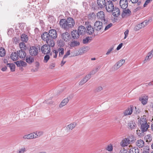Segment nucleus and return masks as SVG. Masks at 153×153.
I'll return each mask as SVG.
<instances>
[{
  "label": "nucleus",
  "instance_id": "f03ea898",
  "mask_svg": "<svg viewBox=\"0 0 153 153\" xmlns=\"http://www.w3.org/2000/svg\"><path fill=\"white\" fill-rule=\"evenodd\" d=\"M59 24L62 28L67 30L74 26L75 22L73 18L69 17L66 20L65 19H61L59 22Z\"/></svg>",
  "mask_w": 153,
  "mask_h": 153
},
{
  "label": "nucleus",
  "instance_id": "412c9836",
  "mask_svg": "<svg viewBox=\"0 0 153 153\" xmlns=\"http://www.w3.org/2000/svg\"><path fill=\"white\" fill-rule=\"evenodd\" d=\"M69 100V98L68 97H67L66 98L64 99L63 100H62V101L59 104V107L60 108H61L66 105L67 103L68 102Z\"/></svg>",
  "mask_w": 153,
  "mask_h": 153
},
{
  "label": "nucleus",
  "instance_id": "f8f14e48",
  "mask_svg": "<svg viewBox=\"0 0 153 153\" xmlns=\"http://www.w3.org/2000/svg\"><path fill=\"white\" fill-rule=\"evenodd\" d=\"M91 77V74L87 75L79 82V85H82L85 83Z\"/></svg>",
  "mask_w": 153,
  "mask_h": 153
},
{
  "label": "nucleus",
  "instance_id": "37998d69",
  "mask_svg": "<svg viewBox=\"0 0 153 153\" xmlns=\"http://www.w3.org/2000/svg\"><path fill=\"white\" fill-rule=\"evenodd\" d=\"M130 1L133 4L137 3V5H140L141 3V1H139V0H130Z\"/></svg>",
  "mask_w": 153,
  "mask_h": 153
},
{
  "label": "nucleus",
  "instance_id": "5701e85b",
  "mask_svg": "<svg viewBox=\"0 0 153 153\" xmlns=\"http://www.w3.org/2000/svg\"><path fill=\"white\" fill-rule=\"evenodd\" d=\"M136 145L140 148H142L144 145V142L141 139L137 140L136 142Z\"/></svg>",
  "mask_w": 153,
  "mask_h": 153
},
{
  "label": "nucleus",
  "instance_id": "09e8293b",
  "mask_svg": "<svg viewBox=\"0 0 153 153\" xmlns=\"http://www.w3.org/2000/svg\"><path fill=\"white\" fill-rule=\"evenodd\" d=\"M147 123L146 118H140V124L143 123Z\"/></svg>",
  "mask_w": 153,
  "mask_h": 153
},
{
  "label": "nucleus",
  "instance_id": "c9c22d12",
  "mask_svg": "<svg viewBox=\"0 0 153 153\" xmlns=\"http://www.w3.org/2000/svg\"><path fill=\"white\" fill-rule=\"evenodd\" d=\"M133 114H137L140 113V110L139 108H137L136 106L134 108V107H133Z\"/></svg>",
  "mask_w": 153,
  "mask_h": 153
},
{
  "label": "nucleus",
  "instance_id": "58836bf2",
  "mask_svg": "<svg viewBox=\"0 0 153 153\" xmlns=\"http://www.w3.org/2000/svg\"><path fill=\"white\" fill-rule=\"evenodd\" d=\"M130 143H131L134 142V138L133 136L131 135L128 137V138H127Z\"/></svg>",
  "mask_w": 153,
  "mask_h": 153
},
{
  "label": "nucleus",
  "instance_id": "b1692460",
  "mask_svg": "<svg viewBox=\"0 0 153 153\" xmlns=\"http://www.w3.org/2000/svg\"><path fill=\"white\" fill-rule=\"evenodd\" d=\"M97 16L98 18L100 19L101 20L104 19V18L105 17L104 12L102 11H99L97 13Z\"/></svg>",
  "mask_w": 153,
  "mask_h": 153
},
{
  "label": "nucleus",
  "instance_id": "8fccbe9b",
  "mask_svg": "<svg viewBox=\"0 0 153 153\" xmlns=\"http://www.w3.org/2000/svg\"><path fill=\"white\" fill-rule=\"evenodd\" d=\"M106 149L107 150L109 151H112L113 149L112 146L111 145H108L106 148Z\"/></svg>",
  "mask_w": 153,
  "mask_h": 153
},
{
  "label": "nucleus",
  "instance_id": "4d7b16f0",
  "mask_svg": "<svg viewBox=\"0 0 153 153\" xmlns=\"http://www.w3.org/2000/svg\"><path fill=\"white\" fill-rule=\"evenodd\" d=\"M21 63L22 61H18L15 62V63L16 64L18 67L21 66Z\"/></svg>",
  "mask_w": 153,
  "mask_h": 153
},
{
  "label": "nucleus",
  "instance_id": "4468645a",
  "mask_svg": "<svg viewBox=\"0 0 153 153\" xmlns=\"http://www.w3.org/2000/svg\"><path fill=\"white\" fill-rule=\"evenodd\" d=\"M77 31L80 35H83L86 32L85 28L84 26L82 25L79 26Z\"/></svg>",
  "mask_w": 153,
  "mask_h": 153
},
{
  "label": "nucleus",
  "instance_id": "a19ab883",
  "mask_svg": "<svg viewBox=\"0 0 153 153\" xmlns=\"http://www.w3.org/2000/svg\"><path fill=\"white\" fill-rule=\"evenodd\" d=\"M19 46L21 48L20 50L23 49L24 50L26 48L25 44L23 42H21L19 43Z\"/></svg>",
  "mask_w": 153,
  "mask_h": 153
},
{
  "label": "nucleus",
  "instance_id": "6e6d98bb",
  "mask_svg": "<svg viewBox=\"0 0 153 153\" xmlns=\"http://www.w3.org/2000/svg\"><path fill=\"white\" fill-rule=\"evenodd\" d=\"M102 21V23L103 22L104 24H107L108 23L109 21L108 19H105V17L104 18V19H103L101 20Z\"/></svg>",
  "mask_w": 153,
  "mask_h": 153
},
{
  "label": "nucleus",
  "instance_id": "774afa93",
  "mask_svg": "<svg viewBox=\"0 0 153 153\" xmlns=\"http://www.w3.org/2000/svg\"><path fill=\"white\" fill-rule=\"evenodd\" d=\"M142 153H149V149H146V150H144Z\"/></svg>",
  "mask_w": 153,
  "mask_h": 153
},
{
  "label": "nucleus",
  "instance_id": "39448f33",
  "mask_svg": "<svg viewBox=\"0 0 153 153\" xmlns=\"http://www.w3.org/2000/svg\"><path fill=\"white\" fill-rule=\"evenodd\" d=\"M40 48H38L35 46L30 47L29 51L30 54L32 56H35L38 55Z\"/></svg>",
  "mask_w": 153,
  "mask_h": 153
},
{
  "label": "nucleus",
  "instance_id": "f704fd0d",
  "mask_svg": "<svg viewBox=\"0 0 153 153\" xmlns=\"http://www.w3.org/2000/svg\"><path fill=\"white\" fill-rule=\"evenodd\" d=\"M96 16L95 14L94 13H92L88 15V18L89 19L92 20L95 19Z\"/></svg>",
  "mask_w": 153,
  "mask_h": 153
},
{
  "label": "nucleus",
  "instance_id": "864d4df0",
  "mask_svg": "<svg viewBox=\"0 0 153 153\" xmlns=\"http://www.w3.org/2000/svg\"><path fill=\"white\" fill-rule=\"evenodd\" d=\"M120 67L119 65H118V63H117L114 66L113 68L114 69V70H117Z\"/></svg>",
  "mask_w": 153,
  "mask_h": 153
},
{
  "label": "nucleus",
  "instance_id": "9d476101",
  "mask_svg": "<svg viewBox=\"0 0 153 153\" xmlns=\"http://www.w3.org/2000/svg\"><path fill=\"white\" fill-rule=\"evenodd\" d=\"M149 123H143L140 124V129L141 130V132L142 133L146 131L148 129V128L149 127Z\"/></svg>",
  "mask_w": 153,
  "mask_h": 153
},
{
  "label": "nucleus",
  "instance_id": "79ce46f5",
  "mask_svg": "<svg viewBox=\"0 0 153 153\" xmlns=\"http://www.w3.org/2000/svg\"><path fill=\"white\" fill-rule=\"evenodd\" d=\"M26 151V149L25 147H23L19 150L18 153H24Z\"/></svg>",
  "mask_w": 153,
  "mask_h": 153
},
{
  "label": "nucleus",
  "instance_id": "e2e57ef3",
  "mask_svg": "<svg viewBox=\"0 0 153 153\" xmlns=\"http://www.w3.org/2000/svg\"><path fill=\"white\" fill-rule=\"evenodd\" d=\"M27 64L25 62L22 61V63L21 64V66L25 67L26 66Z\"/></svg>",
  "mask_w": 153,
  "mask_h": 153
},
{
  "label": "nucleus",
  "instance_id": "473e14b6",
  "mask_svg": "<svg viewBox=\"0 0 153 153\" xmlns=\"http://www.w3.org/2000/svg\"><path fill=\"white\" fill-rule=\"evenodd\" d=\"M34 138H36L40 137L43 134V132L42 131L36 132V133H33Z\"/></svg>",
  "mask_w": 153,
  "mask_h": 153
},
{
  "label": "nucleus",
  "instance_id": "f257e3e1",
  "mask_svg": "<svg viewBox=\"0 0 153 153\" xmlns=\"http://www.w3.org/2000/svg\"><path fill=\"white\" fill-rule=\"evenodd\" d=\"M57 37L56 31L54 29H51L49 31V33L45 32L42 34L41 38L44 41H46L47 44L51 47H54L55 42L54 39Z\"/></svg>",
  "mask_w": 153,
  "mask_h": 153
},
{
  "label": "nucleus",
  "instance_id": "7ed1b4c3",
  "mask_svg": "<svg viewBox=\"0 0 153 153\" xmlns=\"http://www.w3.org/2000/svg\"><path fill=\"white\" fill-rule=\"evenodd\" d=\"M83 23H84V22ZM85 23L84 24L87 29V30L86 31L88 34L92 35L94 34V36L97 35V33L95 31L94 28L91 26L90 23L88 22H85Z\"/></svg>",
  "mask_w": 153,
  "mask_h": 153
},
{
  "label": "nucleus",
  "instance_id": "ddd939ff",
  "mask_svg": "<svg viewBox=\"0 0 153 153\" xmlns=\"http://www.w3.org/2000/svg\"><path fill=\"white\" fill-rule=\"evenodd\" d=\"M119 4L120 7L123 9L127 8L128 4L127 0H120Z\"/></svg>",
  "mask_w": 153,
  "mask_h": 153
},
{
  "label": "nucleus",
  "instance_id": "680f3d73",
  "mask_svg": "<svg viewBox=\"0 0 153 153\" xmlns=\"http://www.w3.org/2000/svg\"><path fill=\"white\" fill-rule=\"evenodd\" d=\"M102 89V88L101 86H99L96 89V91L97 92L100 91Z\"/></svg>",
  "mask_w": 153,
  "mask_h": 153
},
{
  "label": "nucleus",
  "instance_id": "20e7f679",
  "mask_svg": "<svg viewBox=\"0 0 153 153\" xmlns=\"http://www.w3.org/2000/svg\"><path fill=\"white\" fill-rule=\"evenodd\" d=\"M53 47L49 46L48 44H45L42 46L41 48V51L42 53L45 54H48L50 53L51 48Z\"/></svg>",
  "mask_w": 153,
  "mask_h": 153
},
{
  "label": "nucleus",
  "instance_id": "a211bd4d",
  "mask_svg": "<svg viewBox=\"0 0 153 153\" xmlns=\"http://www.w3.org/2000/svg\"><path fill=\"white\" fill-rule=\"evenodd\" d=\"M71 35L72 38L75 39H77L79 36V34L76 30H73L71 32Z\"/></svg>",
  "mask_w": 153,
  "mask_h": 153
},
{
  "label": "nucleus",
  "instance_id": "0eeeda50",
  "mask_svg": "<svg viewBox=\"0 0 153 153\" xmlns=\"http://www.w3.org/2000/svg\"><path fill=\"white\" fill-rule=\"evenodd\" d=\"M152 21V18L149 19L148 20H146L144 21L143 22L140 24H138L136 27V29L139 30L147 25L149 23V22Z\"/></svg>",
  "mask_w": 153,
  "mask_h": 153
},
{
  "label": "nucleus",
  "instance_id": "13d9d810",
  "mask_svg": "<svg viewBox=\"0 0 153 153\" xmlns=\"http://www.w3.org/2000/svg\"><path fill=\"white\" fill-rule=\"evenodd\" d=\"M128 32L129 31L128 30H126L124 32L125 37L124 39H126L127 37L128 34Z\"/></svg>",
  "mask_w": 153,
  "mask_h": 153
},
{
  "label": "nucleus",
  "instance_id": "5fc2aeb1",
  "mask_svg": "<svg viewBox=\"0 0 153 153\" xmlns=\"http://www.w3.org/2000/svg\"><path fill=\"white\" fill-rule=\"evenodd\" d=\"M136 133L139 136L141 137L142 135H143V134L141 131L139 130H137L136 131Z\"/></svg>",
  "mask_w": 153,
  "mask_h": 153
},
{
  "label": "nucleus",
  "instance_id": "4c0bfd02",
  "mask_svg": "<svg viewBox=\"0 0 153 153\" xmlns=\"http://www.w3.org/2000/svg\"><path fill=\"white\" fill-rule=\"evenodd\" d=\"M58 51L59 52V57H61L63 55L64 53V49L63 48L60 47L58 49Z\"/></svg>",
  "mask_w": 153,
  "mask_h": 153
},
{
  "label": "nucleus",
  "instance_id": "a18cd8bd",
  "mask_svg": "<svg viewBox=\"0 0 153 153\" xmlns=\"http://www.w3.org/2000/svg\"><path fill=\"white\" fill-rule=\"evenodd\" d=\"M50 58V57L49 56L48 54H46V55L44 56V62L45 63L47 62L49 59Z\"/></svg>",
  "mask_w": 153,
  "mask_h": 153
},
{
  "label": "nucleus",
  "instance_id": "7c9ffc66",
  "mask_svg": "<svg viewBox=\"0 0 153 153\" xmlns=\"http://www.w3.org/2000/svg\"><path fill=\"white\" fill-rule=\"evenodd\" d=\"M80 45V43L77 41L74 40L72 42H71L70 46L71 47H74L79 45Z\"/></svg>",
  "mask_w": 153,
  "mask_h": 153
},
{
  "label": "nucleus",
  "instance_id": "423d86ee",
  "mask_svg": "<svg viewBox=\"0 0 153 153\" xmlns=\"http://www.w3.org/2000/svg\"><path fill=\"white\" fill-rule=\"evenodd\" d=\"M105 6V7L106 11L108 12L113 11L114 8V5L112 1H106Z\"/></svg>",
  "mask_w": 153,
  "mask_h": 153
},
{
  "label": "nucleus",
  "instance_id": "9b49d317",
  "mask_svg": "<svg viewBox=\"0 0 153 153\" xmlns=\"http://www.w3.org/2000/svg\"><path fill=\"white\" fill-rule=\"evenodd\" d=\"M61 37L64 41L67 42L69 41L71 37L70 34L68 32H65L62 34Z\"/></svg>",
  "mask_w": 153,
  "mask_h": 153
},
{
  "label": "nucleus",
  "instance_id": "e433bc0d",
  "mask_svg": "<svg viewBox=\"0 0 153 153\" xmlns=\"http://www.w3.org/2000/svg\"><path fill=\"white\" fill-rule=\"evenodd\" d=\"M5 49L3 48H0V56L3 57L5 56Z\"/></svg>",
  "mask_w": 153,
  "mask_h": 153
},
{
  "label": "nucleus",
  "instance_id": "bf43d9fd",
  "mask_svg": "<svg viewBox=\"0 0 153 153\" xmlns=\"http://www.w3.org/2000/svg\"><path fill=\"white\" fill-rule=\"evenodd\" d=\"M152 0H146L145 3L143 5L144 7H145L151 1H152Z\"/></svg>",
  "mask_w": 153,
  "mask_h": 153
},
{
  "label": "nucleus",
  "instance_id": "a878e982",
  "mask_svg": "<svg viewBox=\"0 0 153 153\" xmlns=\"http://www.w3.org/2000/svg\"><path fill=\"white\" fill-rule=\"evenodd\" d=\"M120 144L122 146L125 147L126 146L130 143H129L128 139L125 138L121 142Z\"/></svg>",
  "mask_w": 153,
  "mask_h": 153
},
{
  "label": "nucleus",
  "instance_id": "cd10ccee",
  "mask_svg": "<svg viewBox=\"0 0 153 153\" xmlns=\"http://www.w3.org/2000/svg\"><path fill=\"white\" fill-rule=\"evenodd\" d=\"M129 153H139V150L137 148L134 147L130 148L129 150Z\"/></svg>",
  "mask_w": 153,
  "mask_h": 153
},
{
  "label": "nucleus",
  "instance_id": "1a4fd4ad",
  "mask_svg": "<svg viewBox=\"0 0 153 153\" xmlns=\"http://www.w3.org/2000/svg\"><path fill=\"white\" fill-rule=\"evenodd\" d=\"M97 4L98 9L100 10L105 7L106 3L105 0H97Z\"/></svg>",
  "mask_w": 153,
  "mask_h": 153
},
{
  "label": "nucleus",
  "instance_id": "6e6552de",
  "mask_svg": "<svg viewBox=\"0 0 153 153\" xmlns=\"http://www.w3.org/2000/svg\"><path fill=\"white\" fill-rule=\"evenodd\" d=\"M102 27V22L99 21H96L94 23V28L96 31H99L101 30Z\"/></svg>",
  "mask_w": 153,
  "mask_h": 153
},
{
  "label": "nucleus",
  "instance_id": "2f4dec72",
  "mask_svg": "<svg viewBox=\"0 0 153 153\" xmlns=\"http://www.w3.org/2000/svg\"><path fill=\"white\" fill-rule=\"evenodd\" d=\"M7 66L9 67L11 71H14L15 70V66L13 63H8Z\"/></svg>",
  "mask_w": 153,
  "mask_h": 153
},
{
  "label": "nucleus",
  "instance_id": "69168bd1",
  "mask_svg": "<svg viewBox=\"0 0 153 153\" xmlns=\"http://www.w3.org/2000/svg\"><path fill=\"white\" fill-rule=\"evenodd\" d=\"M100 68H99V67H97L96 68V69L95 70H93L92 71V74H95V73H96L98 70Z\"/></svg>",
  "mask_w": 153,
  "mask_h": 153
},
{
  "label": "nucleus",
  "instance_id": "c85d7f7f",
  "mask_svg": "<svg viewBox=\"0 0 153 153\" xmlns=\"http://www.w3.org/2000/svg\"><path fill=\"white\" fill-rule=\"evenodd\" d=\"M34 58L32 56H29L26 57V61L29 64H31L34 61Z\"/></svg>",
  "mask_w": 153,
  "mask_h": 153
},
{
  "label": "nucleus",
  "instance_id": "dca6fc26",
  "mask_svg": "<svg viewBox=\"0 0 153 153\" xmlns=\"http://www.w3.org/2000/svg\"><path fill=\"white\" fill-rule=\"evenodd\" d=\"M133 106H130L124 112L125 115H130L133 112Z\"/></svg>",
  "mask_w": 153,
  "mask_h": 153
},
{
  "label": "nucleus",
  "instance_id": "603ef678",
  "mask_svg": "<svg viewBox=\"0 0 153 153\" xmlns=\"http://www.w3.org/2000/svg\"><path fill=\"white\" fill-rule=\"evenodd\" d=\"M112 24L111 23H110L108 25H107L105 27L104 30L106 31L108 29L110 28L112 26Z\"/></svg>",
  "mask_w": 153,
  "mask_h": 153
},
{
  "label": "nucleus",
  "instance_id": "2eb2a0df",
  "mask_svg": "<svg viewBox=\"0 0 153 153\" xmlns=\"http://www.w3.org/2000/svg\"><path fill=\"white\" fill-rule=\"evenodd\" d=\"M123 9V12L122 13L121 15L123 18H124L126 16H129L131 15V12L129 9Z\"/></svg>",
  "mask_w": 153,
  "mask_h": 153
},
{
  "label": "nucleus",
  "instance_id": "3c124183",
  "mask_svg": "<svg viewBox=\"0 0 153 153\" xmlns=\"http://www.w3.org/2000/svg\"><path fill=\"white\" fill-rule=\"evenodd\" d=\"M70 54V50H68L67 52H66V53L63 56V59H65Z\"/></svg>",
  "mask_w": 153,
  "mask_h": 153
},
{
  "label": "nucleus",
  "instance_id": "f3484780",
  "mask_svg": "<svg viewBox=\"0 0 153 153\" xmlns=\"http://www.w3.org/2000/svg\"><path fill=\"white\" fill-rule=\"evenodd\" d=\"M112 12L113 15L115 17H117L120 14V11L119 9L116 7H114L113 10Z\"/></svg>",
  "mask_w": 153,
  "mask_h": 153
},
{
  "label": "nucleus",
  "instance_id": "aec40b11",
  "mask_svg": "<svg viewBox=\"0 0 153 153\" xmlns=\"http://www.w3.org/2000/svg\"><path fill=\"white\" fill-rule=\"evenodd\" d=\"M128 128L132 130L137 127V125L134 121H131L128 124Z\"/></svg>",
  "mask_w": 153,
  "mask_h": 153
},
{
  "label": "nucleus",
  "instance_id": "6ab92c4d",
  "mask_svg": "<svg viewBox=\"0 0 153 153\" xmlns=\"http://www.w3.org/2000/svg\"><path fill=\"white\" fill-rule=\"evenodd\" d=\"M19 57L21 58L25 59L26 54L23 49L17 51Z\"/></svg>",
  "mask_w": 153,
  "mask_h": 153
},
{
  "label": "nucleus",
  "instance_id": "0e129e2a",
  "mask_svg": "<svg viewBox=\"0 0 153 153\" xmlns=\"http://www.w3.org/2000/svg\"><path fill=\"white\" fill-rule=\"evenodd\" d=\"M122 45H123V43H121L120 44L118 45V46L117 47V50H119L121 48V47L122 46Z\"/></svg>",
  "mask_w": 153,
  "mask_h": 153
},
{
  "label": "nucleus",
  "instance_id": "72a5a7b5",
  "mask_svg": "<svg viewBox=\"0 0 153 153\" xmlns=\"http://www.w3.org/2000/svg\"><path fill=\"white\" fill-rule=\"evenodd\" d=\"M76 123H73L68 125L67 128L68 130H72L76 126Z\"/></svg>",
  "mask_w": 153,
  "mask_h": 153
},
{
  "label": "nucleus",
  "instance_id": "4be33fe9",
  "mask_svg": "<svg viewBox=\"0 0 153 153\" xmlns=\"http://www.w3.org/2000/svg\"><path fill=\"white\" fill-rule=\"evenodd\" d=\"M148 100V97L147 96H143L139 98V100L143 105H145L147 103Z\"/></svg>",
  "mask_w": 153,
  "mask_h": 153
},
{
  "label": "nucleus",
  "instance_id": "49530a36",
  "mask_svg": "<svg viewBox=\"0 0 153 153\" xmlns=\"http://www.w3.org/2000/svg\"><path fill=\"white\" fill-rule=\"evenodd\" d=\"M125 62V60L124 59H121L119 62H117L120 67Z\"/></svg>",
  "mask_w": 153,
  "mask_h": 153
},
{
  "label": "nucleus",
  "instance_id": "bb28decb",
  "mask_svg": "<svg viewBox=\"0 0 153 153\" xmlns=\"http://www.w3.org/2000/svg\"><path fill=\"white\" fill-rule=\"evenodd\" d=\"M34 136L33 133H32L25 135L23 137V138L25 140L32 139L34 138Z\"/></svg>",
  "mask_w": 153,
  "mask_h": 153
},
{
  "label": "nucleus",
  "instance_id": "052dcab7",
  "mask_svg": "<svg viewBox=\"0 0 153 153\" xmlns=\"http://www.w3.org/2000/svg\"><path fill=\"white\" fill-rule=\"evenodd\" d=\"M55 64L54 63H52L50 65L49 68L51 69H53L55 67Z\"/></svg>",
  "mask_w": 153,
  "mask_h": 153
},
{
  "label": "nucleus",
  "instance_id": "c03bdc74",
  "mask_svg": "<svg viewBox=\"0 0 153 153\" xmlns=\"http://www.w3.org/2000/svg\"><path fill=\"white\" fill-rule=\"evenodd\" d=\"M89 40V37H87L83 39L82 42L84 44H86L88 42Z\"/></svg>",
  "mask_w": 153,
  "mask_h": 153
},
{
  "label": "nucleus",
  "instance_id": "338daca9",
  "mask_svg": "<svg viewBox=\"0 0 153 153\" xmlns=\"http://www.w3.org/2000/svg\"><path fill=\"white\" fill-rule=\"evenodd\" d=\"M120 153H127V150L126 149H122L120 150Z\"/></svg>",
  "mask_w": 153,
  "mask_h": 153
},
{
  "label": "nucleus",
  "instance_id": "393cba45",
  "mask_svg": "<svg viewBox=\"0 0 153 153\" xmlns=\"http://www.w3.org/2000/svg\"><path fill=\"white\" fill-rule=\"evenodd\" d=\"M18 53L14 52H13L11 55V58L13 61H16L18 59Z\"/></svg>",
  "mask_w": 153,
  "mask_h": 153
},
{
  "label": "nucleus",
  "instance_id": "ea45409f",
  "mask_svg": "<svg viewBox=\"0 0 153 153\" xmlns=\"http://www.w3.org/2000/svg\"><path fill=\"white\" fill-rule=\"evenodd\" d=\"M27 38V35L25 34H23L21 36V40L23 42H26L28 40Z\"/></svg>",
  "mask_w": 153,
  "mask_h": 153
},
{
  "label": "nucleus",
  "instance_id": "c756f323",
  "mask_svg": "<svg viewBox=\"0 0 153 153\" xmlns=\"http://www.w3.org/2000/svg\"><path fill=\"white\" fill-rule=\"evenodd\" d=\"M144 139L146 142H150L152 140V137L151 134L147 135L145 136Z\"/></svg>",
  "mask_w": 153,
  "mask_h": 153
},
{
  "label": "nucleus",
  "instance_id": "de8ad7c7",
  "mask_svg": "<svg viewBox=\"0 0 153 153\" xmlns=\"http://www.w3.org/2000/svg\"><path fill=\"white\" fill-rule=\"evenodd\" d=\"M114 45H113L112 46H111L110 47V49H109L108 50V51L106 53V54L107 55H109L110 53L111 52V51H112L114 50Z\"/></svg>",
  "mask_w": 153,
  "mask_h": 153
}]
</instances>
